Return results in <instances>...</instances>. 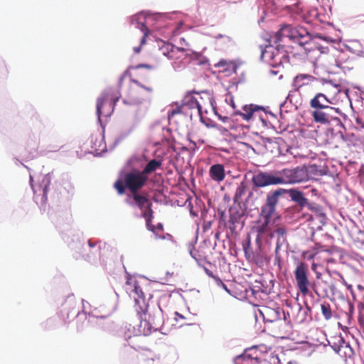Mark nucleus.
<instances>
[{
	"mask_svg": "<svg viewBox=\"0 0 364 364\" xmlns=\"http://www.w3.org/2000/svg\"><path fill=\"white\" fill-rule=\"evenodd\" d=\"M198 64L200 65L208 64V59L203 57L202 58L198 60Z\"/></svg>",
	"mask_w": 364,
	"mask_h": 364,
	"instance_id": "nucleus-50",
	"label": "nucleus"
},
{
	"mask_svg": "<svg viewBox=\"0 0 364 364\" xmlns=\"http://www.w3.org/2000/svg\"><path fill=\"white\" fill-rule=\"evenodd\" d=\"M112 89L105 90L97 100V105H96V113L97 115V119L99 122L101 123V116L102 114V109L103 106L107 103L109 100L110 95H112Z\"/></svg>",
	"mask_w": 364,
	"mask_h": 364,
	"instance_id": "nucleus-22",
	"label": "nucleus"
},
{
	"mask_svg": "<svg viewBox=\"0 0 364 364\" xmlns=\"http://www.w3.org/2000/svg\"><path fill=\"white\" fill-rule=\"evenodd\" d=\"M256 249L254 252H252V259L255 260V263L262 267L264 265V262H267V258L266 254L262 247V240H260L259 238H256Z\"/></svg>",
	"mask_w": 364,
	"mask_h": 364,
	"instance_id": "nucleus-21",
	"label": "nucleus"
},
{
	"mask_svg": "<svg viewBox=\"0 0 364 364\" xmlns=\"http://www.w3.org/2000/svg\"><path fill=\"white\" fill-rule=\"evenodd\" d=\"M333 100L323 93H317L310 101V106L314 109L312 116L316 122L321 124L333 123L336 126L344 127L339 116L342 114L340 109L335 108Z\"/></svg>",
	"mask_w": 364,
	"mask_h": 364,
	"instance_id": "nucleus-3",
	"label": "nucleus"
},
{
	"mask_svg": "<svg viewBox=\"0 0 364 364\" xmlns=\"http://www.w3.org/2000/svg\"><path fill=\"white\" fill-rule=\"evenodd\" d=\"M286 193L287 189L282 188L269 192L266 196L264 204L261 207V211L264 212L265 215H273L279 198Z\"/></svg>",
	"mask_w": 364,
	"mask_h": 364,
	"instance_id": "nucleus-13",
	"label": "nucleus"
},
{
	"mask_svg": "<svg viewBox=\"0 0 364 364\" xmlns=\"http://www.w3.org/2000/svg\"><path fill=\"white\" fill-rule=\"evenodd\" d=\"M321 312L323 317L326 320H329L332 317L331 306L328 303H324L321 305Z\"/></svg>",
	"mask_w": 364,
	"mask_h": 364,
	"instance_id": "nucleus-34",
	"label": "nucleus"
},
{
	"mask_svg": "<svg viewBox=\"0 0 364 364\" xmlns=\"http://www.w3.org/2000/svg\"><path fill=\"white\" fill-rule=\"evenodd\" d=\"M136 68H148V69H151L152 66L151 65H149V64H139V65H137Z\"/></svg>",
	"mask_w": 364,
	"mask_h": 364,
	"instance_id": "nucleus-53",
	"label": "nucleus"
},
{
	"mask_svg": "<svg viewBox=\"0 0 364 364\" xmlns=\"http://www.w3.org/2000/svg\"><path fill=\"white\" fill-rule=\"evenodd\" d=\"M64 240L68 243V247L75 252L76 259L85 257L82 250H85V241L82 234L78 231L71 230L65 237Z\"/></svg>",
	"mask_w": 364,
	"mask_h": 364,
	"instance_id": "nucleus-10",
	"label": "nucleus"
},
{
	"mask_svg": "<svg viewBox=\"0 0 364 364\" xmlns=\"http://www.w3.org/2000/svg\"><path fill=\"white\" fill-rule=\"evenodd\" d=\"M318 50H321V53H324L325 52L324 49H326V48H324V47H318Z\"/></svg>",
	"mask_w": 364,
	"mask_h": 364,
	"instance_id": "nucleus-61",
	"label": "nucleus"
},
{
	"mask_svg": "<svg viewBox=\"0 0 364 364\" xmlns=\"http://www.w3.org/2000/svg\"><path fill=\"white\" fill-rule=\"evenodd\" d=\"M307 168L305 166L293 168H283L272 172L259 171L252 176L253 185L262 188L273 185L295 184L309 179Z\"/></svg>",
	"mask_w": 364,
	"mask_h": 364,
	"instance_id": "nucleus-2",
	"label": "nucleus"
},
{
	"mask_svg": "<svg viewBox=\"0 0 364 364\" xmlns=\"http://www.w3.org/2000/svg\"><path fill=\"white\" fill-rule=\"evenodd\" d=\"M287 242L286 237H277V245L279 246H283Z\"/></svg>",
	"mask_w": 364,
	"mask_h": 364,
	"instance_id": "nucleus-49",
	"label": "nucleus"
},
{
	"mask_svg": "<svg viewBox=\"0 0 364 364\" xmlns=\"http://www.w3.org/2000/svg\"><path fill=\"white\" fill-rule=\"evenodd\" d=\"M186 56V54L184 53V55L182 56V58H181L178 60H175L172 63V67L175 71L180 72V71L183 70L184 68H186V67L187 65V62L185 61Z\"/></svg>",
	"mask_w": 364,
	"mask_h": 364,
	"instance_id": "nucleus-32",
	"label": "nucleus"
},
{
	"mask_svg": "<svg viewBox=\"0 0 364 364\" xmlns=\"http://www.w3.org/2000/svg\"><path fill=\"white\" fill-rule=\"evenodd\" d=\"M134 52H135V53H139V52H140V50H141V48H140V47H135V48H134Z\"/></svg>",
	"mask_w": 364,
	"mask_h": 364,
	"instance_id": "nucleus-60",
	"label": "nucleus"
},
{
	"mask_svg": "<svg viewBox=\"0 0 364 364\" xmlns=\"http://www.w3.org/2000/svg\"><path fill=\"white\" fill-rule=\"evenodd\" d=\"M202 93H205V94H207L209 95V100H210V102L212 106H213V102H212V98L210 97V94H209V92L208 91H202L201 92Z\"/></svg>",
	"mask_w": 364,
	"mask_h": 364,
	"instance_id": "nucleus-58",
	"label": "nucleus"
},
{
	"mask_svg": "<svg viewBox=\"0 0 364 364\" xmlns=\"http://www.w3.org/2000/svg\"><path fill=\"white\" fill-rule=\"evenodd\" d=\"M316 78L309 74H299L296 75L294 79V86L296 87L297 89L308 85L309 83L314 81Z\"/></svg>",
	"mask_w": 364,
	"mask_h": 364,
	"instance_id": "nucleus-27",
	"label": "nucleus"
},
{
	"mask_svg": "<svg viewBox=\"0 0 364 364\" xmlns=\"http://www.w3.org/2000/svg\"><path fill=\"white\" fill-rule=\"evenodd\" d=\"M190 255L196 261H198L197 254L193 250H190Z\"/></svg>",
	"mask_w": 364,
	"mask_h": 364,
	"instance_id": "nucleus-56",
	"label": "nucleus"
},
{
	"mask_svg": "<svg viewBox=\"0 0 364 364\" xmlns=\"http://www.w3.org/2000/svg\"><path fill=\"white\" fill-rule=\"evenodd\" d=\"M203 269L204 272H205V274L208 277H210L213 279L215 278V275H214L213 273L211 271H210L208 268H206L205 267H203Z\"/></svg>",
	"mask_w": 364,
	"mask_h": 364,
	"instance_id": "nucleus-51",
	"label": "nucleus"
},
{
	"mask_svg": "<svg viewBox=\"0 0 364 364\" xmlns=\"http://www.w3.org/2000/svg\"><path fill=\"white\" fill-rule=\"evenodd\" d=\"M132 82L139 87V90L136 91V95L123 99V103L127 105H145L146 108H147V106L150 105L151 101L153 89L151 87L143 85L136 80H133Z\"/></svg>",
	"mask_w": 364,
	"mask_h": 364,
	"instance_id": "nucleus-8",
	"label": "nucleus"
},
{
	"mask_svg": "<svg viewBox=\"0 0 364 364\" xmlns=\"http://www.w3.org/2000/svg\"><path fill=\"white\" fill-rule=\"evenodd\" d=\"M287 242L286 237H277V245L279 246H283Z\"/></svg>",
	"mask_w": 364,
	"mask_h": 364,
	"instance_id": "nucleus-48",
	"label": "nucleus"
},
{
	"mask_svg": "<svg viewBox=\"0 0 364 364\" xmlns=\"http://www.w3.org/2000/svg\"><path fill=\"white\" fill-rule=\"evenodd\" d=\"M193 93L199 94V92L195 90L187 92L183 99V105L188 109H197L198 114L202 117V106L198 100L193 96Z\"/></svg>",
	"mask_w": 364,
	"mask_h": 364,
	"instance_id": "nucleus-20",
	"label": "nucleus"
},
{
	"mask_svg": "<svg viewBox=\"0 0 364 364\" xmlns=\"http://www.w3.org/2000/svg\"><path fill=\"white\" fill-rule=\"evenodd\" d=\"M350 43L351 45L347 46V49L351 53L356 54L359 56L363 55L364 52L363 50V46L360 43V42L358 40H353L351 41Z\"/></svg>",
	"mask_w": 364,
	"mask_h": 364,
	"instance_id": "nucleus-30",
	"label": "nucleus"
},
{
	"mask_svg": "<svg viewBox=\"0 0 364 364\" xmlns=\"http://www.w3.org/2000/svg\"><path fill=\"white\" fill-rule=\"evenodd\" d=\"M287 193L289 194L291 200L296 203L301 210L308 205L309 200L305 197L304 193L297 188L287 189Z\"/></svg>",
	"mask_w": 364,
	"mask_h": 364,
	"instance_id": "nucleus-19",
	"label": "nucleus"
},
{
	"mask_svg": "<svg viewBox=\"0 0 364 364\" xmlns=\"http://www.w3.org/2000/svg\"><path fill=\"white\" fill-rule=\"evenodd\" d=\"M292 106H291L289 104H287L284 108H283L282 111L280 110V114L281 116H282V112H289V109L290 107H291Z\"/></svg>",
	"mask_w": 364,
	"mask_h": 364,
	"instance_id": "nucleus-54",
	"label": "nucleus"
},
{
	"mask_svg": "<svg viewBox=\"0 0 364 364\" xmlns=\"http://www.w3.org/2000/svg\"><path fill=\"white\" fill-rule=\"evenodd\" d=\"M159 48L161 53L168 59L178 60L184 55V48L176 47L170 43L161 41Z\"/></svg>",
	"mask_w": 364,
	"mask_h": 364,
	"instance_id": "nucleus-14",
	"label": "nucleus"
},
{
	"mask_svg": "<svg viewBox=\"0 0 364 364\" xmlns=\"http://www.w3.org/2000/svg\"><path fill=\"white\" fill-rule=\"evenodd\" d=\"M243 250H244L245 256L247 257L252 258V255L251 253L253 252L251 250V248H250V240L248 241V242L246 245H243Z\"/></svg>",
	"mask_w": 364,
	"mask_h": 364,
	"instance_id": "nucleus-41",
	"label": "nucleus"
},
{
	"mask_svg": "<svg viewBox=\"0 0 364 364\" xmlns=\"http://www.w3.org/2000/svg\"><path fill=\"white\" fill-rule=\"evenodd\" d=\"M132 292L137 296H134L135 309L137 314H140V312H144V310H147L148 305L145 303L144 292L135 281H134V287Z\"/></svg>",
	"mask_w": 364,
	"mask_h": 364,
	"instance_id": "nucleus-16",
	"label": "nucleus"
},
{
	"mask_svg": "<svg viewBox=\"0 0 364 364\" xmlns=\"http://www.w3.org/2000/svg\"><path fill=\"white\" fill-rule=\"evenodd\" d=\"M196 262H197V264H198V265L199 267H204L203 264V260L202 259L198 258V261H196Z\"/></svg>",
	"mask_w": 364,
	"mask_h": 364,
	"instance_id": "nucleus-57",
	"label": "nucleus"
},
{
	"mask_svg": "<svg viewBox=\"0 0 364 364\" xmlns=\"http://www.w3.org/2000/svg\"><path fill=\"white\" fill-rule=\"evenodd\" d=\"M214 281L215 282L216 284L218 286V287H221L223 284H224L223 282V281L217 276L215 277V278L213 279Z\"/></svg>",
	"mask_w": 364,
	"mask_h": 364,
	"instance_id": "nucleus-52",
	"label": "nucleus"
},
{
	"mask_svg": "<svg viewBox=\"0 0 364 364\" xmlns=\"http://www.w3.org/2000/svg\"><path fill=\"white\" fill-rule=\"evenodd\" d=\"M252 195V192H250V193H249V196H248V197H250Z\"/></svg>",
	"mask_w": 364,
	"mask_h": 364,
	"instance_id": "nucleus-64",
	"label": "nucleus"
},
{
	"mask_svg": "<svg viewBox=\"0 0 364 364\" xmlns=\"http://www.w3.org/2000/svg\"><path fill=\"white\" fill-rule=\"evenodd\" d=\"M175 316H176L175 319L176 321L178 318H181V319H184L185 318V317L182 314H179L178 312H175Z\"/></svg>",
	"mask_w": 364,
	"mask_h": 364,
	"instance_id": "nucleus-55",
	"label": "nucleus"
},
{
	"mask_svg": "<svg viewBox=\"0 0 364 364\" xmlns=\"http://www.w3.org/2000/svg\"><path fill=\"white\" fill-rule=\"evenodd\" d=\"M146 311V310H144V312L137 314L140 319L138 331L144 336H148L152 331L159 330L164 323L162 311L160 307L159 311L153 315H147Z\"/></svg>",
	"mask_w": 364,
	"mask_h": 364,
	"instance_id": "nucleus-6",
	"label": "nucleus"
},
{
	"mask_svg": "<svg viewBox=\"0 0 364 364\" xmlns=\"http://www.w3.org/2000/svg\"><path fill=\"white\" fill-rule=\"evenodd\" d=\"M274 235L277 234V237H285L287 231L286 229L282 227H278L275 230H273Z\"/></svg>",
	"mask_w": 364,
	"mask_h": 364,
	"instance_id": "nucleus-39",
	"label": "nucleus"
},
{
	"mask_svg": "<svg viewBox=\"0 0 364 364\" xmlns=\"http://www.w3.org/2000/svg\"><path fill=\"white\" fill-rule=\"evenodd\" d=\"M331 346L336 353H339L342 350L341 348L337 344V341H335Z\"/></svg>",
	"mask_w": 364,
	"mask_h": 364,
	"instance_id": "nucleus-45",
	"label": "nucleus"
},
{
	"mask_svg": "<svg viewBox=\"0 0 364 364\" xmlns=\"http://www.w3.org/2000/svg\"><path fill=\"white\" fill-rule=\"evenodd\" d=\"M281 247H282V246H279L278 245H276L274 253H275V260L277 262H279V260H280V256L279 255V251L281 249Z\"/></svg>",
	"mask_w": 364,
	"mask_h": 364,
	"instance_id": "nucleus-47",
	"label": "nucleus"
},
{
	"mask_svg": "<svg viewBox=\"0 0 364 364\" xmlns=\"http://www.w3.org/2000/svg\"><path fill=\"white\" fill-rule=\"evenodd\" d=\"M52 176L50 173L41 176V179L38 185H33V179L30 173V185L33 191L34 198L38 203L40 201L41 205H45L48 200V193L50 191Z\"/></svg>",
	"mask_w": 364,
	"mask_h": 364,
	"instance_id": "nucleus-7",
	"label": "nucleus"
},
{
	"mask_svg": "<svg viewBox=\"0 0 364 364\" xmlns=\"http://www.w3.org/2000/svg\"><path fill=\"white\" fill-rule=\"evenodd\" d=\"M161 161L159 159H151L146 164L141 172L144 173V175L147 176V175L159 168L161 166Z\"/></svg>",
	"mask_w": 364,
	"mask_h": 364,
	"instance_id": "nucleus-29",
	"label": "nucleus"
},
{
	"mask_svg": "<svg viewBox=\"0 0 364 364\" xmlns=\"http://www.w3.org/2000/svg\"><path fill=\"white\" fill-rule=\"evenodd\" d=\"M242 110L243 112H235V114L240 115L246 121H249L252 119V116L258 111L262 110L265 113H268L264 107L253 104L244 105L242 107ZM269 113L272 114L271 112H269Z\"/></svg>",
	"mask_w": 364,
	"mask_h": 364,
	"instance_id": "nucleus-18",
	"label": "nucleus"
},
{
	"mask_svg": "<svg viewBox=\"0 0 364 364\" xmlns=\"http://www.w3.org/2000/svg\"><path fill=\"white\" fill-rule=\"evenodd\" d=\"M230 213V220L229 222L235 225L237 223L241 218L244 215L245 211L242 209L240 206V203H237L230 208L229 209Z\"/></svg>",
	"mask_w": 364,
	"mask_h": 364,
	"instance_id": "nucleus-26",
	"label": "nucleus"
},
{
	"mask_svg": "<svg viewBox=\"0 0 364 364\" xmlns=\"http://www.w3.org/2000/svg\"><path fill=\"white\" fill-rule=\"evenodd\" d=\"M284 38H288L294 43H298L301 47H303L305 50L309 52L313 50V47L311 46L314 44V40L316 38L322 39L326 42L331 41L329 37L316 34L313 38L305 28H294L290 24L286 23L282 25L279 30L275 32L272 37L275 43L282 41Z\"/></svg>",
	"mask_w": 364,
	"mask_h": 364,
	"instance_id": "nucleus-4",
	"label": "nucleus"
},
{
	"mask_svg": "<svg viewBox=\"0 0 364 364\" xmlns=\"http://www.w3.org/2000/svg\"><path fill=\"white\" fill-rule=\"evenodd\" d=\"M305 208H307L312 213H315L321 221L326 218V214L323 212V208L321 205L314 202H309V200L308 205H306Z\"/></svg>",
	"mask_w": 364,
	"mask_h": 364,
	"instance_id": "nucleus-28",
	"label": "nucleus"
},
{
	"mask_svg": "<svg viewBox=\"0 0 364 364\" xmlns=\"http://www.w3.org/2000/svg\"><path fill=\"white\" fill-rule=\"evenodd\" d=\"M127 285H130L132 284V279H129L127 282Z\"/></svg>",
	"mask_w": 364,
	"mask_h": 364,
	"instance_id": "nucleus-62",
	"label": "nucleus"
},
{
	"mask_svg": "<svg viewBox=\"0 0 364 364\" xmlns=\"http://www.w3.org/2000/svg\"><path fill=\"white\" fill-rule=\"evenodd\" d=\"M270 36L269 43L266 46L265 48L262 50L261 59L272 67H277L282 65L284 62L288 61L289 56L284 50V46L278 43H275L272 37Z\"/></svg>",
	"mask_w": 364,
	"mask_h": 364,
	"instance_id": "nucleus-5",
	"label": "nucleus"
},
{
	"mask_svg": "<svg viewBox=\"0 0 364 364\" xmlns=\"http://www.w3.org/2000/svg\"><path fill=\"white\" fill-rule=\"evenodd\" d=\"M153 18L155 17L146 15L145 11L138 12L129 18L130 25L139 29L144 34L141 39V44L145 43L146 37L150 33V30L146 27V24H149L150 19Z\"/></svg>",
	"mask_w": 364,
	"mask_h": 364,
	"instance_id": "nucleus-11",
	"label": "nucleus"
},
{
	"mask_svg": "<svg viewBox=\"0 0 364 364\" xmlns=\"http://www.w3.org/2000/svg\"><path fill=\"white\" fill-rule=\"evenodd\" d=\"M119 96L113 97L111 98L110 102H109V106L112 107V111H113L114 107L116 105L117 101L119 100Z\"/></svg>",
	"mask_w": 364,
	"mask_h": 364,
	"instance_id": "nucleus-44",
	"label": "nucleus"
},
{
	"mask_svg": "<svg viewBox=\"0 0 364 364\" xmlns=\"http://www.w3.org/2000/svg\"><path fill=\"white\" fill-rule=\"evenodd\" d=\"M346 348L348 350V352L347 351H345L344 353L346 355H348V356H350L351 354L353 353V348H351L350 343L348 342H346L344 345V348Z\"/></svg>",
	"mask_w": 364,
	"mask_h": 364,
	"instance_id": "nucleus-43",
	"label": "nucleus"
},
{
	"mask_svg": "<svg viewBox=\"0 0 364 364\" xmlns=\"http://www.w3.org/2000/svg\"><path fill=\"white\" fill-rule=\"evenodd\" d=\"M346 305H347V312L346 314L349 317H352L354 314V305L350 301H346Z\"/></svg>",
	"mask_w": 364,
	"mask_h": 364,
	"instance_id": "nucleus-40",
	"label": "nucleus"
},
{
	"mask_svg": "<svg viewBox=\"0 0 364 364\" xmlns=\"http://www.w3.org/2000/svg\"><path fill=\"white\" fill-rule=\"evenodd\" d=\"M146 15L154 16L155 18H151L149 21V23L146 24V27L153 26L156 22H157L161 18L163 17L164 14L161 13H151L149 11H145Z\"/></svg>",
	"mask_w": 364,
	"mask_h": 364,
	"instance_id": "nucleus-35",
	"label": "nucleus"
},
{
	"mask_svg": "<svg viewBox=\"0 0 364 364\" xmlns=\"http://www.w3.org/2000/svg\"><path fill=\"white\" fill-rule=\"evenodd\" d=\"M214 38L215 46L218 50H223L234 45V41L228 36L218 34Z\"/></svg>",
	"mask_w": 364,
	"mask_h": 364,
	"instance_id": "nucleus-24",
	"label": "nucleus"
},
{
	"mask_svg": "<svg viewBox=\"0 0 364 364\" xmlns=\"http://www.w3.org/2000/svg\"><path fill=\"white\" fill-rule=\"evenodd\" d=\"M308 273L309 265L304 262H299L294 272L297 288L304 295L307 294L309 291L310 282Z\"/></svg>",
	"mask_w": 364,
	"mask_h": 364,
	"instance_id": "nucleus-9",
	"label": "nucleus"
},
{
	"mask_svg": "<svg viewBox=\"0 0 364 364\" xmlns=\"http://www.w3.org/2000/svg\"><path fill=\"white\" fill-rule=\"evenodd\" d=\"M338 274L339 275V277H340V278H341V280L342 284H344V285L347 287V289H348L349 291H350V292L353 294V287H352V285H351V284H348L346 282L345 279L343 278V275H342L341 274L338 273Z\"/></svg>",
	"mask_w": 364,
	"mask_h": 364,
	"instance_id": "nucleus-42",
	"label": "nucleus"
},
{
	"mask_svg": "<svg viewBox=\"0 0 364 364\" xmlns=\"http://www.w3.org/2000/svg\"><path fill=\"white\" fill-rule=\"evenodd\" d=\"M221 287L225 290L228 293H230V291L229 290V289L228 288V287L225 284H223Z\"/></svg>",
	"mask_w": 364,
	"mask_h": 364,
	"instance_id": "nucleus-59",
	"label": "nucleus"
},
{
	"mask_svg": "<svg viewBox=\"0 0 364 364\" xmlns=\"http://www.w3.org/2000/svg\"><path fill=\"white\" fill-rule=\"evenodd\" d=\"M234 362L235 364H266L264 360L262 361L257 358H253L246 352L235 357Z\"/></svg>",
	"mask_w": 364,
	"mask_h": 364,
	"instance_id": "nucleus-25",
	"label": "nucleus"
},
{
	"mask_svg": "<svg viewBox=\"0 0 364 364\" xmlns=\"http://www.w3.org/2000/svg\"><path fill=\"white\" fill-rule=\"evenodd\" d=\"M272 215H265L264 212L260 211L259 218L257 220V225L255 230L257 232L256 238L262 240L266 237L272 239L274 237V232L272 227Z\"/></svg>",
	"mask_w": 364,
	"mask_h": 364,
	"instance_id": "nucleus-12",
	"label": "nucleus"
},
{
	"mask_svg": "<svg viewBox=\"0 0 364 364\" xmlns=\"http://www.w3.org/2000/svg\"><path fill=\"white\" fill-rule=\"evenodd\" d=\"M85 250H82L85 257H82L86 260L91 261L97 258L100 255L101 243L89 240L87 244L85 243Z\"/></svg>",
	"mask_w": 364,
	"mask_h": 364,
	"instance_id": "nucleus-15",
	"label": "nucleus"
},
{
	"mask_svg": "<svg viewBox=\"0 0 364 364\" xmlns=\"http://www.w3.org/2000/svg\"><path fill=\"white\" fill-rule=\"evenodd\" d=\"M147 180L148 176L144 173L133 169L121 176L114 183V187L119 194L124 193L126 188L129 189L130 193L127 195L126 203L132 208H138L141 213L139 215L136 214V216L144 218L149 224L152 217L151 203L146 195L138 192Z\"/></svg>",
	"mask_w": 364,
	"mask_h": 364,
	"instance_id": "nucleus-1",
	"label": "nucleus"
},
{
	"mask_svg": "<svg viewBox=\"0 0 364 364\" xmlns=\"http://www.w3.org/2000/svg\"><path fill=\"white\" fill-rule=\"evenodd\" d=\"M247 192V187L244 183H241L237 188L233 200L234 203H239L242 196L245 195Z\"/></svg>",
	"mask_w": 364,
	"mask_h": 364,
	"instance_id": "nucleus-31",
	"label": "nucleus"
},
{
	"mask_svg": "<svg viewBox=\"0 0 364 364\" xmlns=\"http://www.w3.org/2000/svg\"><path fill=\"white\" fill-rule=\"evenodd\" d=\"M328 66L330 68L336 67V68H341V62L339 59H338L334 54L328 55Z\"/></svg>",
	"mask_w": 364,
	"mask_h": 364,
	"instance_id": "nucleus-36",
	"label": "nucleus"
},
{
	"mask_svg": "<svg viewBox=\"0 0 364 364\" xmlns=\"http://www.w3.org/2000/svg\"><path fill=\"white\" fill-rule=\"evenodd\" d=\"M140 119L138 117L135 118L134 124L132 126V127L129 130L127 133H122L120 134L114 140L113 146L112 147V149H114L119 143H120L122 140H124L129 134L134 129V127L136 126L138 122H139Z\"/></svg>",
	"mask_w": 364,
	"mask_h": 364,
	"instance_id": "nucleus-33",
	"label": "nucleus"
},
{
	"mask_svg": "<svg viewBox=\"0 0 364 364\" xmlns=\"http://www.w3.org/2000/svg\"><path fill=\"white\" fill-rule=\"evenodd\" d=\"M336 341L337 344L341 348V349L344 348V345L346 343V341L344 340L343 337H338Z\"/></svg>",
	"mask_w": 364,
	"mask_h": 364,
	"instance_id": "nucleus-46",
	"label": "nucleus"
},
{
	"mask_svg": "<svg viewBox=\"0 0 364 364\" xmlns=\"http://www.w3.org/2000/svg\"><path fill=\"white\" fill-rule=\"evenodd\" d=\"M152 218H153V216L151 217V220L149 222V225H148L147 220H146V227H147L148 230L152 231L154 234H156V232L157 231H162L163 230V225L161 223H158L156 227L151 224V221Z\"/></svg>",
	"mask_w": 364,
	"mask_h": 364,
	"instance_id": "nucleus-38",
	"label": "nucleus"
},
{
	"mask_svg": "<svg viewBox=\"0 0 364 364\" xmlns=\"http://www.w3.org/2000/svg\"><path fill=\"white\" fill-rule=\"evenodd\" d=\"M82 312L86 315V318H88L89 322H92V318H101L104 319L107 318L111 313L107 314H100V310L97 308H95L92 310H89L91 309V305L89 302L85 301V299H82Z\"/></svg>",
	"mask_w": 364,
	"mask_h": 364,
	"instance_id": "nucleus-17",
	"label": "nucleus"
},
{
	"mask_svg": "<svg viewBox=\"0 0 364 364\" xmlns=\"http://www.w3.org/2000/svg\"><path fill=\"white\" fill-rule=\"evenodd\" d=\"M271 72H272V74H274V75H276V74H277V72H276V71H273V70H272Z\"/></svg>",
	"mask_w": 364,
	"mask_h": 364,
	"instance_id": "nucleus-63",
	"label": "nucleus"
},
{
	"mask_svg": "<svg viewBox=\"0 0 364 364\" xmlns=\"http://www.w3.org/2000/svg\"><path fill=\"white\" fill-rule=\"evenodd\" d=\"M210 177L215 181L220 182L225 176L224 166L221 164H213L209 169Z\"/></svg>",
	"mask_w": 364,
	"mask_h": 364,
	"instance_id": "nucleus-23",
	"label": "nucleus"
},
{
	"mask_svg": "<svg viewBox=\"0 0 364 364\" xmlns=\"http://www.w3.org/2000/svg\"><path fill=\"white\" fill-rule=\"evenodd\" d=\"M295 93V91H290L287 95V97H286V100L285 101L282 103L280 105V109L281 111H282L283 108L285 107V106L287 105V104H289L291 106H293V95Z\"/></svg>",
	"mask_w": 364,
	"mask_h": 364,
	"instance_id": "nucleus-37",
	"label": "nucleus"
}]
</instances>
